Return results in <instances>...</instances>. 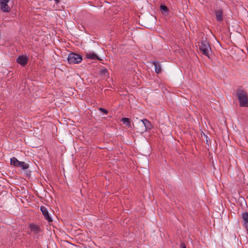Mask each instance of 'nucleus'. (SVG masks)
<instances>
[{
    "instance_id": "f257e3e1",
    "label": "nucleus",
    "mask_w": 248,
    "mask_h": 248,
    "mask_svg": "<svg viewBox=\"0 0 248 248\" xmlns=\"http://www.w3.org/2000/svg\"><path fill=\"white\" fill-rule=\"evenodd\" d=\"M236 95L241 107H248V94L246 91L242 89H238Z\"/></svg>"
},
{
    "instance_id": "f03ea898",
    "label": "nucleus",
    "mask_w": 248,
    "mask_h": 248,
    "mask_svg": "<svg viewBox=\"0 0 248 248\" xmlns=\"http://www.w3.org/2000/svg\"><path fill=\"white\" fill-rule=\"evenodd\" d=\"M200 50L202 52L203 55L209 57L211 48L209 45V43L206 40V38L204 39H203L202 40L201 45L200 46Z\"/></svg>"
},
{
    "instance_id": "7ed1b4c3",
    "label": "nucleus",
    "mask_w": 248,
    "mask_h": 248,
    "mask_svg": "<svg viewBox=\"0 0 248 248\" xmlns=\"http://www.w3.org/2000/svg\"><path fill=\"white\" fill-rule=\"evenodd\" d=\"M82 57L81 55L75 53H70L67 58V61L70 64H77L81 62Z\"/></svg>"
},
{
    "instance_id": "20e7f679",
    "label": "nucleus",
    "mask_w": 248,
    "mask_h": 248,
    "mask_svg": "<svg viewBox=\"0 0 248 248\" xmlns=\"http://www.w3.org/2000/svg\"><path fill=\"white\" fill-rule=\"evenodd\" d=\"M139 124L142 127L141 132L149 130L152 128V125L150 122L146 119L139 120Z\"/></svg>"
},
{
    "instance_id": "39448f33",
    "label": "nucleus",
    "mask_w": 248,
    "mask_h": 248,
    "mask_svg": "<svg viewBox=\"0 0 248 248\" xmlns=\"http://www.w3.org/2000/svg\"><path fill=\"white\" fill-rule=\"evenodd\" d=\"M10 0H0V9L3 12H9L11 8L8 5Z\"/></svg>"
},
{
    "instance_id": "423d86ee",
    "label": "nucleus",
    "mask_w": 248,
    "mask_h": 248,
    "mask_svg": "<svg viewBox=\"0 0 248 248\" xmlns=\"http://www.w3.org/2000/svg\"><path fill=\"white\" fill-rule=\"evenodd\" d=\"M242 223L243 226L248 232V213L246 212H243L242 214Z\"/></svg>"
},
{
    "instance_id": "0eeeda50",
    "label": "nucleus",
    "mask_w": 248,
    "mask_h": 248,
    "mask_svg": "<svg viewBox=\"0 0 248 248\" xmlns=\"http://www.w3.org/2000/svg\"><path fill=\"white\" fill-rule=\"evenodd\" d=\"M40 210L46 220L49 222L52 221V219L50 216L47 208L45 206H42L40 208Z\"/></svg>"
},
{
    "instance_id": "6e6552de",
    "label": "nucleus",
    "mask_w": 248,
    "mask_h": 248,
    "mask_svg": "<svg viewBox=\"0 0 248 248\" xmlns=\"http://www.w3.org/2000/svg\"><path fill=\"white\" fill-rule=\"evenodd\" d=\"M28 62V58L25 55L19 56L16 59V62L22 66L25 65Z\"/></svg>"
},
{
    "instance_id": "1a4fd4ad",
    "label": "nucleus",
    "mask_w": 248,
    "mask_h": 248,
    "mask_svg": "<svg viewBox=\"0 0 248 248\" xmlns=\"http://www.w3.org/2000/svg\"><path fill=\"white\" fill-rule=\"evenodd\" d=\"M216 20L217 21H221L223 20V10L219 9L215 11Z\"/></svg>"
},
{
    "instance_id": "9d476101",
    "label": "nucleus",
    "mask_w": 248,
    "mask_h": 248,
    "mask_svg": "<svg viewBox=\"0 0 248 248\" xmlns=\"http://www.w3.org/2000/svg\"><path fill=\"white\" fill-rule=\"evenodd\" d=\"M30 228L31 231L35 234H37L41 232V229L40 227L37 225L31 224L30 225Z\"/></svg>"
},
{
    "instance_id": "9b49d317",
    "label": "nucleus",
    "mask_w": 248,
    "mask_h": 248,
    "mask_svg": "<svg viewBox=\"0 0 248 248\" xmlns=\"http://www.w3.org/2000/svg\"><path fill=\"white\" fill-rule=\"evenodd\" d=\"M153 64L155 66L156 73H160L162 72V67L160 63L157 61H154Z\"/></svg>"
},
{
    "instance_id": "f8f14e48",
    "label": "nucleus",
    "mask_w": 248,
    "mask_h": 248,
    "mask_svg": "<svg viewBox=\"0 0 248 248\" xmlns=\"http://www.w3.org/2000/svg\"><path fill=\"white\" fill-rule=\"evenodd\" d=\"M86 58L91 60H99L98 57L93 52H89L86 53Z\"/></svg>"
},
{
    "instance_id": "ddd939ff",
    "label": "nucleus",
    "mask_w": 248,
    "mask_h": 248,
    "mask_svg": "<svg viewBox=\"0 0 248 248\" xmlns=\"http://www.w3.org/2000/svg\"><path fill=\"white\" fill-rule=\"evenodd\" d=\"M11 164L13 165L15 167H18L19 164L20 163V161L17 160V159L15 157H13L10 159Z\"/></svg>"
},
{
    "instance_id": "4468645a",
    "label": "nucleus",
    "mask_w": 248,
    "mask_h": 248,
    "mask_svg": "<svg viewBox=\"0 0 248 248\" xmlns=\"http://www.w3.org/2000/svg\"><path fill=\"white\" fill-rule=\"evenodd\" d=\"M18 167L20 168L22 170H27L29 168V165L25 162L20 161Z\"/></svg>"
},
{
    "instance_id": "2eb2a0df",
    "label": "nucleus",
    "mask_w": 248,
    "mask_h": 248,
    "mask_svg": "<svg viewBox=\"0 0 248 248\" xmlns=\"http://www.w3.org/2000/svg\"><path fill=\"white\" fill-rule=\"evenodd\" d=\"M160 10H161V13L165 15V14H168L169 10L168 8L166 5H165L164 4H161L160 5Z\"/></svg>"
},
{
    "instance_id": "dca6fc26",
    "label": "nucleus",
    "mask_w": 248,
    "mask_h": 248,
    "mask_svg": "<svg viewBox=\"0 0 248 248\" xmlns=\"http://www.w3.org/2000/svg\"><path fill=\"white\" fill-rule=\"evenodd\" d=\"M121 121L123 122V123L124 124H126L128 127L131 126L130 124V120L128 118H123L121 120Z\"/></svg>"
},
{
    "instance_id": "f3484780",
    "label": "nucleus",
    "mask_w": 248,
    "mask_h": 248,
    "mask_svg": "<svg viewBox=\"0 0 248 248\" xmlns=\"http://www.w3.org/2000/svg\"><path fill=\"white\" fill-rule=\"evenodd\" d=\"M100 73L101 76L107 77L108 75V70L106 68H103L100 70Z\"/></svg>"
},
{
    "instance_id": "a211bd4d",
    "label": "nucleus",
    "mask_w": 248,
    "mask_h": 248,
    "mask_svg": "<svg viewBox=\"0 0 248 248\" xmlns=\"http://www.w3.org/2000/svg\"><path fill=\"white\" fill-rule=\"evenodd\" d=\"M98 109H99L100 111L103 112H104V113H105V114H106L108 113V111L107 109H105V108H98Z\"/></svg>"
},
{
    "instance_id": "6ab92c4d",
    "label": "nucleus",
    "mask_w": 248,
    "mask_h": 248,
    "mask_svg": "<svg viewBox=\"0 0 248 248\" xmlns=\"http://www.w3.org/2000/svg\"><path fill=\"white\" fill-rule=\"evenodd\" d=\"M56 2H58L59 1V0H54Z\"/></svg>"
},
{
    "instance_id": "aec40b11",
    "label": "nucleus",
    "mask_w": 248,
    "mask_h": 248,
    "mask_svg": "<svg viewBox=\"0 0 248 248\" xmlns=\"http://www.w3.org/2000/svg\"><path fill=\"white\" fill-rule=\"evenodd\" d=\"M182 248H186V246H184Z\"/></svg>"
}]
</instances>
